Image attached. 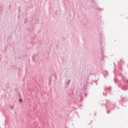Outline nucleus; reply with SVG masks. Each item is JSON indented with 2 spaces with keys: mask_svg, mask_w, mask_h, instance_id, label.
Listing matches in <instances>:
<instances>
[{
  "mask_svg": "<svg viewBox=\"0 0 128 128\" xmlns=\"http://www.w3.org/2000/svg\"><path fill=\"white\" fill-rule=\"evenodd\" d=\"M32 20V22H34L35 24H38V22H40L38 18H35L34 19H33Z\"/></svg>",
  "mask_w": 128,
  "mask_h": 128,
  "instance_id": "6",
  "label": "nucleus"
},
{
  "mask_svg": "<svg viewBox=\"0 0 128 128\" xmlns=\"http://www.w3.org/2000/svg\"><path fill=\"white\" fill-rule=\"evenodd\" d=\"M114 82L115 84H116V80L115 78H114Z\"/></svg>",
  "mask_w": 128,
  "mask_h": 128,
  "instance_id": "14",
  "label": "nucleus"
},
{
  "mask_svg": "<svg viewBox=\"0 0 128 128\" xmlns=\"http://www.w3.org/2000/svg\"><path fill=\"white\" fill-rule=\"evenodd\" d=\"M120 76H122V78H124V76H122V74H120Z\"/></svg>",
  "mask_w": 128,
  "mask_h": 128,
  "instance_id": "13",
  "label": "nucleus"
},
{
  "mask_svg": "<svg viewBox=\"0 0 128 128\" xmlns=\"http://www.w3.org/2000/svg\"><path fill=\"white\" fill-rule=\"evenodd\" d=\"M70 84V80H68V81L66 83V86H68V84Z\"/></svg>",
  "mask_w": 128,
  "mask_h": 128,
  "instance_id": "8",
  "label": "nucleus"
},
{
  "mask_svg": "<svg viewBox=\"0 0 128 128\" xmlns=\"http://www.w3.org/2000/svg\"><path fill=\"white\" fill-rule=\"evenodd\" d=\"M82 100H84V98H82V96L80 97V102H82Z\"/></svg>",
  "mask_w": 128,
  "mask_h": 128,
  "instance_id": "11",
  "label": "nucleus"
},
{
  "mask_svg": "<svg viewBox=\"0 0 128 128\" xmlns=\"http://www.w3.org/2000/svg\"><path fill=\"white\" fill-rule=\"evenodd\" d=\"M10 108H12V109L14 108V106H10Z\"/></svg>",
  "mask_w": 128,
  "mask_h": 128,
  "instance_id": "16",
  "label": "nucleus"
},
{
  "mask_svg": "<svg viewBox=\"0 0 128 128\" xmlns=\"http://www.w3.org/2000/svg\"><path fill=\"white\" fill-rule=\"evenodd\" d=\"M84 96L86 98V96H88V93H84Z\"/></svg>",
  "mask_w": 128,
  "mask_h": 128,
  "instance_id": "12",
  "label": "nucleus"
},
{
  "mask_svg": "<svg viewBox=\"0 0 128 128\" xmlns=\"http://www.w3.org/2000/svg\"><path fill=\"white\" fill-rule=\"evenodd\" d=\"M92 74V73L90 74H88V76L85 77L86 80H90V76Z\"/></svg>",
  "mask_w": 128,
  "mask_h": 128,
  "instance_id": "7",
  "label": "nucleus"
},
{
  "mask_svg": "<svg viewBox=\"0 0 128 128\" xmlns=\"http://www.w3.org/2000/svg\"><path fill=\"white\" fill-rule=\"evenodd\" d=\"M81 106H82V105H81Z\"/></svg>",
  "mask_w": 128,
  "mask_h": 128,
  "instance_id": "21",
  "label": "nucleus"
},
{
  "mask_svg": "<svg viewBox=\"0 0 128 128\" xmlns=\"http://www.w3.org/2000/svg\"><path fill=\"white\" fill-rule=\"evenodd\" d=\"M24 24H26V22H24Z\"/></svg>",
  "mask_w": 128,
  "mask_h": 128,
  "instance_id": "22",
  "label": "nucleus"
},
{
  "mask_svg": "<svg viewBox=\"0 0 128 128\" xmlns=\"http://www.w3.org/2000/svg\"><path fill=\"white\" fill-rule=\"evenodd\" d=\"M105 106L107 110V114H110L112 110H114V108L116 106V103L113 104V107L112 108V106H110V100H106V103L105 104Z\"/></svg>",
  "mask_w": 128,
  "mask_h": 128,
  "instance_id": "1",
  "label": "nucleus"
},
{
  "mask_svg": "<svg viewBox=\"0 0 128 128\" xmlns=\"http://www.w3.org/2000/svg\"><path fill=\"white\" fill-rule=\"evenodd\" d=\"M76 114H78V112H76Z\"/></svg>",
  "mask_w": 128,
  "mask_h": 128,
  "instance_id": "23",
  "label": "nucleus"
},
{
  "mask_svg": "<svg viewBox=\"0 0 128 128\" xmlns=\"http://www.w3.org/2000/svg\"><path fill=\"white\" fill-rule=\"evenodd\" d=\"M103 74L104 76V78H106V76H108V72L106 70H104L103 72Z\"/></svg>",
  "mask_w": 128,
  "mask_h": 128,
  "instance_id": "5",
  "label": "nucleus"
},
{
  "mask_svg": "<svg viewBox=\"0 0 128 128\" xmlns=\"http://www.w3.org/2000/svg\"><path fill=\"white\" fill-rule=\"evenodd\" d=\"M90 3L92 4L93 8H96L97 10H104L102 8H98V4L94 0H92Z\"/></svg>",
  "mask_w": 128,
  "mask_h": 128,
  "instance_id": "3",
  "label": "nucleus"
},
{
  "mask_svg": "<svg viewBox=\"0 0 128 128\" xmlns=\"http://www.w3.org/2000/svg\"><path fill=\"white\" fill-rule=\"evenodd\" d=\"M32 60L34 62V58H36V55H34L32 57Z\"/></svg>",
  "mask_w": 128,
  "mask_h": 128,
  "instance_id": "10",
  "label": "nucleus"
},
{
  "mask_svg": "<svg viewBox=\"0 0 128 128\" xmlns=\"http://www.w3.org/2000/svg\"><path fill=\"white\" fill-rule=\"evenodd\" d=\"M112 92V87L110 86L109 88H107L104 90V92H103V96H106L108 94V92Z\"/></svg>",
  "mask_w": 128,
  "mask_h": 128,
  "instance_id": "4",
  "label": "nucleus"
},
{
  "mask_svg": "<svg viewBox=\"0 0 128 128\" xmlns=\"http://www.w3.org/2000/svg\"><path fill=\"white\" fill-rule=\"evenodd\" d=\"M122 90H128V88H122Z\"/></svg>",
  "mask_w": 128,
  "mask_h": 128,
  "instance_id": "9",
  "label": "nucleus"
},
{
  "mask_svg": "<svg viewBox=\"0 0 128 128\" xmlns=\"http://www.w3.org/2000/svg\"><path fill=\"white\" fill-rule=\"evenodd\" d=\"M128 98L122 96L121 97V100H120V104H122V106H126L124 104H126V102H128Z\"/></svg>",
  "mask_w": 128,
  "mask_h": 128,
  "instance_id": "2",
  "label": "nucleus"
},
{
  "mask_svg": "<svg viewBox=\"0 0 128 128\" xmlns=\"http://www.w3.org/2000/svg\"><path fill=\"white\" fill-rule=\"evenodd\" d=\"M95 116H96V113H95Z\"/></svg>",
  "mask_w": 128,
  "mask_h": 128,
  "instance_id": "18",
  "label": "nucleus"
},
{
  "mask_svg": "<svg viewBox=\"0 0 128 128\" xmlns=\"http://www.w3.org/2000/svg\"><path fill=\"white\" fill-rule=\"evenodd\" d=\"M96 84H98V83H96Z\"/></svg>",
  "mask_w": 128,
  "mask_h": 128,
  "instance_id": "20",
  "label": "nucleus"
},
{
  "mask_svg": "<svg viewBox=\"0 0 128 128\" xmlns=\"http://www.w3.org/2000/svg\"><path fill=\"white\" fill-rule=\"evenodd\" d=\"M114 65L116 66V64H114Z\"/></svg>",
  "mask_w": 128,
  "mask_h": 128,
  "instance_id": "19",
  "label": "nucleus"
},
{
  "mask_svg": "<svg viewBox=\"0 0 128 128\" xmlns=\"http://www.w3.org/2000/svg\"><path fill=\"white\" fill-rule=\"evenodd\" d=\"M126 82H128V80H126Z\"/></svg>",
  "mask_w": 128,
  "mask_h": 128,
  "instance_id": "17",
  "label": "nucleus"
},
{
  "mask_svg": "<svg viewBox=\"0 0 128 128\" xmlns=\"http://www.w3.org/2000/svg\"><path fill=\"white\" fill-rule=\"evenodd\" d=\"M27 30H28V32H30V30H28V29H27Z\"/></svg>",
  "mask_w": 128,
  "mask_h": 128,
  "instance_id": "15",
  "label": "nucleus"
}]
</instances>
